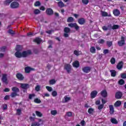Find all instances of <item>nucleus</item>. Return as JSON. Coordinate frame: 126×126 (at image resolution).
<instances>
[{"mask_svg":"<svg viewBox=\"0 0 126 126\" xmlns=\"http://www.w3.org/2000/svg\"><path fill=\"white\" fill-rule=\"evenodd\" d=\"M20 48H21V46H16V58H26L28 57V56L32 55V52L30 50L24 51L22 52V53L19 52V51H20Z\"/></svg>","mask_w":126,"mask_h":126,"instance_id":"obj_1","label":"nucleus"},{"mask_svg":"<svg viewBox=\"0 0 126 126\" xmlns=\"http://www.w3.org/2000/svg\"><path fill=\"white\" fill-rule=\"evenodd\" d=\"M126 44V38L124 36H121V40L118 41V45L119 47H123Z\"/></svg>","mask_w":126,"mask_h":126,"instance_id":"obj_2","label":"nucleus"},{"mask_svg":"<svg viewBox=\"0 0 126 126\" xmlns=\"http://www.w3.org/2000/svg\"><path fill=\"white\" fill-rule=\"evenodd\" d=\"M63 31L64 32L63 34L64 37H65V38L69 37V35H68V33H70V29L68 27H65Z\"/></svg>","mask_w":126,"mask_h":126,"instance_id":"obj_3","label":"nucleus"},{"mask_svg":"<svg viewBox=\"0 0 126 126\" xmlns=\"http://www.w3.org/2000/svg\"><path fill=\"white\" fill-rule=\"evenodd\" d=\"M1 81L3 83L7 85L8 84V80H7V75L3 74L2 76Z\"/></svg>","mask_w":126,"mask_h":126,"instance_id":"obj_4","label":"nucleus"},{"mask_svg":"<svg viewBox=\"0 0 126 126\" xmlns=\"http://www.w3.org/2000/svg\"><path fill=\"white\" fill-rule=\"evenodd\" d=\"M64 69L66 70L68 73H70L71 71V65L70 64H65L64 65Z\"/></svg>","mask_w":126,"mask_h":126,"instance_id":"obj_5","label":"nucleus"},{"mask_svg":"<svg viewBox=\"0 0 126 126\" xmlns=\"http://www.w3.org/2000/svg\"><path fill=\"white\" fill-rule=\"evenodd\" d=\"M92 68L90 66H84L82 68V71L85 73H89L91 71Z\"/></svg>","mask_w":126,"mask_h":126,"instance_id":"obj_6","label":"nucleus"},{"mask_svg":"<svg viewBox=\"0 0 126 126\" xmlns=\"http://www.w3.org/2000/svg\"><path fill=\"white\" fill-rule=\"evenodd\" d=\"M124 66V62L123 61H120L119 62L118 64L116 66V68L117 69H119V70H121L122 68H123Z\"/></svg>","mask_w":126,"mask_h":126,"instance_id":"obj_7","label":"nucleus"},{"mask_svg":"<svg viewBox=\"0 0 126 126\" xmlns=\"http://www.w3.org/2000/svg\"><path fill=\"white\" fill-rule=\"evenodd\" d=\"M46 13L47 15H53L54 14V10L52 8H48L46 10Z\"/></svg>","mask_w":126,"mask_h":126,"instance_id":"obj_8","label":"nucleus"},{"mask_svg":"<svg viewBox=\"0 0 126 126\" xmlns=\"http://www.w3.org/2000/svg\"><path fill=\"white\" fill-rule=\"evenodd\" d=\"M97 94H98V92H97V91H96V90L93 91L91 93V99H94V98H95V97H96V96H97Z\"/></svg>","mask_w":126,"mask_h":126,"instance_id":"obj_9","label":"nucleus"},{"mask_svg":"<svg viewBox=\"0 0 126 126\" xmlns=\"http://www.w3.org/2000/svg\"><path fill=\"white\" fill-rule=\"evenodd\" d=\"M16 77L17 79H18L19 80H20L21 81L24 79V77L23 76V75H22V74L20 73H17Z\"/></svg>","mask_w":126,"mask_h":126,"instance_id":"obj_10","label":"nucleus"},{"mask_svg":"<svg viewBox=\"0 0 126 126\" xmlns=\"http://www.w3.org/2000/svg\"><path fill=\"white\" fill-rule=\"evenodd\" d=\"M86 22V20H85V19L83 18H80L78 20V23L80 25H83V24H85Z\"/></svg>","mask_w":126,"mask_h":126,"instance_id":"obj_11","label":"nucleus"},{"mask_svg":"<svg viewBox=\"0 0 126 126\" xmlns=\"http://www.w3.org/2000/svg\"><path fill=\"white\" fill-rule=\"evenodd\" d=\"M30 86L28 84H21V88H22V89H24L25 90H27L28 88H29Z\"/></svg>","mask_w":126,"mask_h":126,"instance_id":"obj_12","label":"nucleus"},{"mask_svg":"<svg viewBox=\"0 0 126 126\" xmlns=\"http://www.w3.org/2000/svg\"><path fill=\"white\" fill-rule=\"evenodd\" d=\"M100 95L103 98H106L108 96V93L106 90H104L100 92Z\"/></svg>","mask_w":126,"mask_h":126,"instance_id":"obj_13","label":"nucleus"},{"mask_svg":"<svg viewBox=\"0 0 126 126\" xmlns=\"http://www.w3.org/2000/svg\"><path fill=\"white\" fill-rule=\"evenodd\" d=\"M123 96V93L121 92H117L115 94V98L116 99H121Z\"/></svg>","mask_w":126,"mask_h":126,"instance_id":"obj_14","label":"nucleus"},{"mask_svg":"<svg viewBox=\"0 0 126 126\" xmlns=\"http://www.w3.org/2000/svg\"><path fill=\"white\" fill-rule=\"evenodd\" d=\"M72 65L73 67H76V68H78V67L80 66V64L79 63V62H78V61H76L73 63Z\"/></svg>","mask_w":126,"mask_h":126,"instance_id":"obj_15","label":"nucleus"},{"mask_svg":"<svg viewBox=\"0 0 126 126\" xmlns=\"http://www.w3.org/2000/svg\"><path fill=\"white\" fill-rule=\"evenodd\" d=\"M109 113L110 115H113L114 113L115 112V110L114 108V106L113 105H109Z\"/></svg>","mask_w":126,"mask_h":126,"instance_id":"obj_16","label":"nucleus"},{"mask_svg":"<svg viewBox=\"0 0 126 126\" xmlns=\"http://www.w3.org/2000/svg\"><path fill=\"white\" fill-rule=\"evenodd\" d=\"M31 70H34V68L29 66H27L25 68V72H26V73H30V71H31Z\"/></svg>","mask_w":126,"mask_h":126,"instance_id":"obj_17","label":"nucleus"},{"mask_svg":"<svg viewBox=\"0 0 126 126\" xmlns=\"http://www.w3.org/2000/svg\"><path fill=\"white\" fill-rule=\"evenodd\" d=\"M33 42L37 43L38 45H39L42 42V39H41V38L40 37H35V38L33 39Z\"/></svg>","mask_w":126,"mask_h":126,"instance_id":"obj_18","label":"nucleus"},{"mask_svg":"<svg viewBox=\"0 0 126 126\" xmlns=\"http://www.w3.org/2000/svg\"><path fill=\"white\" fill-rule=\"evenodd\" d=\"M113 14L115 16H119L121 14V12L118 9H116L113 11Z\"/></svg>","mask_w":126,"mask_h":126,"instance_id":"obj_19","label":"nucleus"},{"mask_svg":"<svg viewBox=\"0 0 126 126\" xmlns=\"http://www.w3.org/2000/svg\"><path fill=\"white\" fill-rule=\"evenodd\" d=\"M110 72L111 73V76L112 77H115L117 75V72L115 70H110Z\"/></svg>","mask_w":126,"mask_h":126,"instance_id":"obj_20","label":"nucleus"},{"mask_svg":"<svg viewBox=\"0 0 126 126\" xmlns=\"http://www.w3.org/2000/svg\"><path fill=\"white\" fill-rule=\"evenodd\" d=\"M121 105H122V101L118 100L114 103V107H120Z\"/></svg>","mask_w":126,"mask_h":126,"instance_id":"obj_21","label":"nucleus"},{"mask_svg":"<svg viewBox=\"0 0 126 126\" xmlns=\"http://www.w3.org/2000/svg\"><path fill=\"white\" fill-rule=\"evenodd\" d=\"M90 51L92 54H95L96 53V49L94 46H92L90 49Z\"/></svg>","mask_w":126,"mask_h":126,"instance_id":"obj_22","label":"nucleus"},{"mask_svg":"<svg viewBox=\"0 0 126 126\" xmlns=\"http://www.w3.org/2000/svg\"><path fill=\"white\" fill-rule=\"evenodd\" d=\"M111 122L112 123V124H114V125H117L119 123L118 122V120L116 119V118H111Z\"/></svg>","mask_w":126,"mask_h":126,"instance_id":"obj_23","label":"nucleus"},{"mask_svg":"<svg viewBox=\"0 0 126 126\" xmlns=\"http://www.w3.org/2000/svg\"><path fill=\"white\" fill-rule=\"evenodd\" d=\"M35 97H36V94H30L29 95V100H32V99L35 98Z\"/></svg>","mask_w":126,"mask_h":126,"instance_id":"obj_24","label":"nucleus"},{"mask_svg":"<svg viewBox=\"0 0 126 126\" xmlns=\"http://www.w3.org/2000/svg\"><path fill=\"white\" fill-rule=\"evenodd\" d=\"M101 16H103V17H106L107 16L110 17L111 16V15H108L107 12L102 11L101 12Z\"/></svg>","mask_w":126,"mask_h":126,"instance_id":"obj_25","label":"nucleus"},{"mask_svg":"<svg viewBox=\"0 0 126 126\" xmlns=\"http://www.w3.org/2000/svg\"><path fill=\"white\" fill-rule=\"evenodd\" d=\"M58 5L59 7H63L64 6V3L62 1H60L58 2Z\"/></svg>","mask_w":126,"mask_h":126,"instance_id":"obj_26","label":"nucleus"},{"mask_svg":"<svg viewBox=\"0 0 126 126\" xmlns=\"http://www.w3.org/2000/svg\"><path fill=\"white\" fill-rule=\"evenodd\" d=\"M12 1V0H6L4 1V4L5 5H9L10 3Z\"/></svg>","mask_w":126,"mask_h":126,"instance_id":"obj_27","label":"nucleus"},{"mask_svg":"<svg viewBox=\"0 0 126 126\" xmlns=\"http://www.w3.org/2000/svg\"><path fill=\"white\" fill-rule=\"evenodd\" d=\"M11 8H16V2L15 1L12 2L10 4Z\"/></svg>","mask_w":126,"mask_h":126,"instance_id":"obj_28","label":"nucleus"},{"mask_svg":"<svg viewBox=\"0 0 126 126\" xmlns=\"http://www.w3.org/2000/svg\"><path fill=\"white\" fill-rule=\"evenodd\" d=\"M106 45L109 48L112 47L113 46V41H107Z\"/></svg>","mask_w":126,"mask_h":126,"instance_id":"obj_29","label":"nucleus"},{"mask_svg":"<svg viewBox=\"0 0 126 126\" xmlns=\"http://www.w3.org/2000/svg\"><path fill=\"white\" fill-rule=\"evenodd\" d=\"M74 19L72 17H69L67 19V22H73Z\"/></svg>","mask_w":126,"mask_h":126,"instance_id":"obj_30","label":"nucleus"},{"mask_svg":"<svg viewBox=\"0 0 126 126\" xmlns=\"http://www.w3.org/2000/svg\"><path fill=\"white\" fill-rule=\"evenodd\" d=\"M56 82H57V81H55V79H51L49 81V84L54 85V84H56Z\"/></svg>","mask_w":126,"mask_h":126,"instance_id":"obj_31","label":"nucleus"},{"mask_svg":"<svg viewBox=\"0 0 126 126\" xmlns=\"http://www.w3.org/2000/svg\"><path fill=\"white\" fill-rule=\"evenodd\" d=\"M118 83L119 85H124V84L125 83V82L124 79H121L119 81Z\"/></svg>","mask_w":126,"mask_h":126,"instance_id":"obj_32","label":"nucleus"},{"mask_svg":"<svg viewBox=\"0 0 126 126\" xmlns=\"http://www.w3.org/2000/svg\"><path fill=\"white\" fill-rule=\"evenodd\" d=\"M119 28H120V26L118 25H114L112 27L113 30H117V29H119Z\"/></svg>","mask_w":126,"mask_h":126,"instance_id":"obj_33","label":"nucleus"},{"mask_svg":"<svg viewBox=\"0 0 126 126\" xmlns=\"http://www.w3.org/2000/svg\"><path fill=\"white\" fill-rule=\"evenodd\" d=\"M110 63L111 64H115L116 63V59H115L114 57H112L110 60Z\"/></svg>","mask_w":126,"mask_h":126,"instance_id":"obj_34","label":"nucleus"},{"mask_svg":"<svg viewBox=\"0 0 126 126\" xmlns=\"http://www.w3.org/2000/svg\"><path fill=\"white\" fill-rule=\"evenodd\" d=\"M50 113H51V115H52V116H56V115H57V114H58V111L56 110H51Z\"/></svg>","mask_w":126,"mask_h":126,"instance_id":"obj_35","label":"nucleus"},{"mask_svg":"<svg viewBox=\"0 0 126 126\" xmlns=\"http://www.w3.org/2000/svg\"><path fill=\"white\" fill-rule=\"evenodd\" d=\"M35 114H36V116H37V117H41L43 116V114L40 112L38 111H35Z\"/></svg>","mask_w":126,"mask_h":126,"instance_id":"obj_36","label":"nucleus"},{"mask_svg":"<svg viewBox=\"0 0 126 126\" xmlns=\"http://www.w3.org/2000/svg\"><path fill=\"white\" fill-rule=\"evenodd\" d=\"M34 103H36V104H40L41 103V100L38 98H36L34 99Z\"/></svg>","mask_w":126,"mask_h":126,"instance_id":"obj_37","label":"nucleus"},{"mask_svg":"<svg viewBox=\"0 0 126 126\" xmlns=\"http://www.w3.org/2000/svg\"><path fill=\"white\" fill-rule=\"evenodd\" d=\"M41 89V86L40 85H37L35 87V91H36L37 92H39V91H40Z\"/></svg>","mask_w":126,"mask_h":126,"instance_id":"obj_38","label":"nucleus"},{"mask_svg":"<svg viewBox=\"0 0 126 126\" xmlns=\"http://www.w3.org/2000/svg\"><path fill=\"white\" fill-rule=\"evenodd\" d=\"M34 6H40L41 5V2L40 1H36L34 4Z\"/></svg>","mask_w":126,"mask_h":126,"instance_id":"obj_39","label":"nucleus"},{"mask_svg":"<svg viewBox=\"0 0 126 126\" xmlns=\"http://www.w3.org/2000/svg\"><path fill=\"white\" fill-rule=\"evenodd\" d=\"M22 114V110L20 109H17L16 115L20 116Z\"/></svg>","mask_w":126,"mask_h":126,"instance_id":"obj_40","label":"nucleus"},{"mask_svg":"<svg viewBox=\"0 0 126 126\" xmlns=\"http://www.w3.org/2000/svg\"><path fill=\"white\" fill-rule=\"evenodd\" d=\"M8 33L9 34H10V35H12V36H13V35H14V34H15V32L13 31H12V30H9L8 31Z\"/></svg>","mask_w":126,"mask_h":126,"instance_id":"obj_41","label":"nucleus"},{"mask_svg":"<svg viewBox=\"0 0 126 126\" xmlns=\"http://www.w3.org/2000/svg\"><path fill=\"white\" fill-rule=\"evenodd\" d=\"M52 95L53 97H57L58 95V92H57L56 91H54L52 93Z\"/></svg>","mask_w":126,"mask_h":126,"instance_id":"obj_42","label":"nucleus"},{"mask_svg":"<svg viewBox=\"0 0 126 126\" xmlns=\"http://www.w3.org/2000/svg\"><path fill=\"white\" fill-rule=\"evenodd\" d=\"M40 12H41V11H40V10H39L38 9H35L33 11V13H34V14H35V15L39 14V13H40Z\"/></svg>","mask_w":126,"mask_h":126,"instance_id":"obj_43","label":"nucleus"},{"mask_svg":"<svg viewBox=\"0 0 126 126\" xmlns=\"http://www.w3.org/2000/svg\"><path fill=\"white\" fill-rule=\"evenodd\" d=\"M82 2L83 4L87 5V4H88V3L89 2V0H82Z\"/></svg>","mask_w":126,"mask_h":126,"instance_id":"obj_44","label":"nucleus"},{"mask_svg":"<svg viewBox=\"0 0 126 126\" xmlns=\"http://www.w3.org/2000/svg\"><path fill=\"white\" fill-rule=\"evenodd\" d=\"M31 126H40V124L38 122H34L32 124Z\"/></svg>","mask_w":126,"mask_h":126,"instance_id":"obj_45","label":"nucleus"},{"mask_svg":"<svg viewBox=\"0 0 126 126\" xmlns=\"http://www.w3.org/2000/svg\"><path fill=\"white\" fill-rule=\"evenodd\" d=\"M46 88L49 91V92H52L53 91V88L52 87H49V86H46Z\"/></svg>","mask_w":126,"mask_h":126,"instance_id":"obj_46","label":"nucleus"},{"mask_svg":"<svg viewBox=\"0 0 126 126\" xmlns=\"http://www.w3.org/2000/svg\"><path fill=\"white\" fill-rule=\"evenodd\" d=\"M93 112H94V109L92 108H89L88 110V112L89 113V114H92Z\"/></svg>","mask_w":126,"mask_h":126,"instance_id":"obj_47","label":"nucleus"},{"mask_svg":"<svg viewBox=\"0 0 126 126\" xmlns=\"http://www.w3.org/2000/svg\"><path fill=\"white\" fill-rule=\"evenodd\" d=\"M75 24H76V23H70L68 24V26L71 27V28H74Z\"/></svg>","mask_w":126,"mask_h":126,"instance_id":"obj_48","label":"nucleus"},{"mask_svg":"<svg viewBox=\"0 0 126 126\" xmlns=\"http://www.w3.org/2000/svg\"><path fill=\"white\" fill-rule=\"evenodd\" d=\"M74 28L75 29L76 31H78V30H79V26H78V25L76 23L74 26Z\"/></svg>","mask_w":126,"mask_h":126,"instance_id":"obj_49","label":"nucleus"},{"mask_svg":"<svg viewBox=\"0 0 126 126\" xmlns=\"http://www.w3.org/2000/svg\"><path fill=\"white\" fill-rule=\"evenodd\" d=\"M121 76V78H123V79H126V73H122Z\"/></svg>","mask_w":126,"mask_h":126,"instance_id":"obj_50","label":"nucleus"},{"mask_svg":"<svg viewBox=\"0 0 126 126\" xmlns=\"http://www.w3.org/2000/svg\"><path fill=\"white\" fill-rule=\"evenodd\" d=\"M10 96L12 98H14V97H16V92L12 93Z\"/></svg>","mask_w":126,"mask_h":126,"instance_id":"obj_51","label":"nucleus"},{"mask_svg":"<svg viewBox=\"0 0 126 126\" xmlns=\"http://www.w3.org/2000/svg\"><path fill=\"white\" fill-rule=\"evenodd\" d=\"M103 108H104V105L101 104L98 106L97 109L98 110H102Z\"/></svg>","mask_w":126,"mask_h":126,"instance_id":"obj_52","label":"nucleus"},{"mask_svg":"<svg viewBox=\"0 0 126 126\" xmlns=\"http://www.w3.org/2000/svg\"><path fill=\"white\" fill-rule=\"evenodd\" d=\"M5 50H6V47L3 46L0 48V52H5Z\"/></svg>","mask_w":126,"mask_h":126,"instance_id":"obj_53","label":"nucleus"},{"mask_svg":"<svg viewBox=\"0 0 126 126\" xmlns=\"http://www.w3.org/2000/svg\"><path fill=\"white\" fill-rule=\"evenodd\" d=\"M65 102L66 103V102H68L70 100V97L65 96L64 97Z\"/></svg>","mask_w":126,"mask_h":126,"instance_id":"obj_54","label":"nucleus"},{"mask_svg":"<svg viewBox=\"0 0 126 126\" xmlns=\"http://www.w3.org/2000/svg\"><path fill=\"white\" fill-rule=\"evenodd\" d=\"M98 43V44H104L105 43V40H104V39H99Z\"/></svg>","mask_w":126,"mask_h":126,"instance_id":"obj_55","label":"nucleus"},{"mask_svg":"<svg viewBox=\"0 0 126 126\" xmlns=\"http://www.w3.org/2000/svg\"><path fill=\"white\" fill-rule=\"evenodd\" d=\"M67 117H71L72 116V113L70 111L67 112L66 113Z\"/></svg>","mask_w":126,"mask_h":126,"instance_id":"obj_56","label":"nucleus"},{"mask_svg":"<svg viewBox=\"0 0 126 126\" xmlns=\"http://www.w3.org/2000/svg\"><path fill=\"white\" fill-rule=\"evenodd\" d=\"M74 54L77 56H79V52H78L77 50H75L74 51Z\"/></svg>","mask_w":126,"mask_h":126,"instance_id":"obj_57","label":"nucleus"},{"mask_svg":"<svg viewBox=\"0 0 126 126\" xmlns=\"http://www.w3.org/2000/svg\"><path fill=\"white\" fill-rule=\"evenodd\" d=\"M103 54L104 55H106V54H109V50H108V49H104L103 50Z\"/></svg>","mask_w":126,"mask_h":126,"instance_id":"obj_58","label":"nucleus"},{"mask_svg":"<svg viewBox=\"0 0 126 126\" xmlns=\"http://www.w3.org/2000/svg\"><path fill=\"white\" fill-rule=\"evenodd\" d=\"M102 30L103 31H108V27H106L105 26H104L102 27Z\"/></svg>","mask_w":126,"mask_h":126,"instance_id":"obj_59","label":"nucleus"},{"mask_svg":"<svg viewBox=\"0 0 126 126\" xmlns=\"http://www.w3.org/2000/svg\"><path fill=\"white\" fill-rule=\"evenodd\" d=\"M2 108H3V110H6L7 109V105L3 104L2 105Z\"/></svg>","mask_w":126,"mask_h":126,"instance_id":"obj_60","label":"nucleus"},{"mask_svg":"<svg viewBox=\"0 0 126 126\" xmlns=\"http://www.w3.org/2000/svg\"><path fill=\"white\" fill-rule=\"evenodd\" d=\"M101 102H102V104L104 105L106 103H107V101L104 99H101Z\"/></svg>","mask_w":126,"mask_h":126,"instance_id":"obj_61","label":"nucleus"},{"mask_svg":"<svg viewBox=\"0 0 126 126\" xmlns=\"http://www.w3.org/2000/svg\"><path fill=\"white\" fill-rule=\"evenodd\" d=\"M52 32H54V30H49L46 31V33L47 34H52Z\"/></svg>","mask_w":126,"mask_h":126,"instance_id":"obj_62","label":"nucleus"},{"mask_svg":"<svg viewBox=\"0 0 126 126\" xmlns=\"http://www.w3.org/2000/svg\"><path fill=\"white\" fill-rule=\"evenodd\" d=\"M45 9V7H44V6H41L40 7V10H42V11H44Z\"/></svg>","mask_w":126,"mask_h":126,"instance_id":"obj_63","label":"nucleus"},{"mask_svg":"<svg viewBox=\"0 0 126 126\" xmlns=\"http://www.w3.org/2000/svg\"><path fill=\"white\" fill-rule=\"evenodd\" d=\"M4 100H8L9 99V95H6L4 97Z\"/></svg>","mask_w":126,"mask_h":126,"instance_id":"obj_64","label":"nucleus"}]
</instances>
